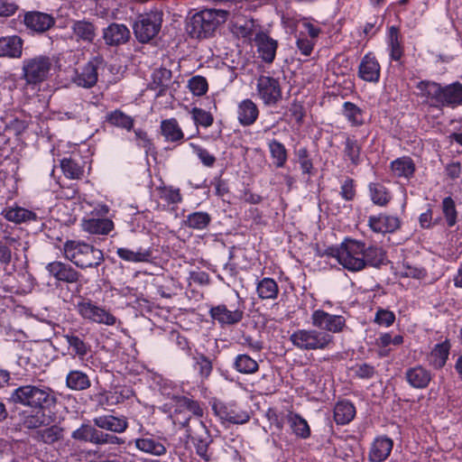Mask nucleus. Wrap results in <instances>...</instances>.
Listing matches in <instances>:
<instances>
[{
  "label": "nucleus",
  "instance_id": "nucleus-3",
  "mask_svg": "<svg viewBox=\"0 0 462 462\" xmlns=\"http://www.w3.org/2000/svg\"><path fill=\"white\" fill-rule=\"evenodd\" d=\"M63 253L67 260L82 270L97 268L105 260L100 249L82 241L68 240L63 245Z\"/></svg>",
  "mask_w": 462,
  "mask_h": 462
},
{
  "label": "nucleus",
  "instance_id": "nucleus-20",
  "mask_svg": "<svg viewBox=\"0 0 462 462\" xmlns=\"http://www.w3.org/2000/svg\"><path fill=\"white\" fill-rule=\"evenodd\" d=\"M71 29L77 42H94L97 28L92 23L86 20L75 21Z\"/></svg>",
  "mask_w": 462,
  "mask_h": 462
},
{
  "label": "nucleus",
  "instance_id": "nucleus-39",
  "mask_svg": "<svg viewBox=\"0 0 462 462\" xmlns=\"http://www.w3.org/2000/svg\"><path fill=\"white\" fill-rule=\"evenodd\" d=\"M35 438L45 444L51 445L63 438V429L57 425H52L44 430H38Z\"/></svg>",
  "mask_w": 462,
  "mask_h": 462
},
{
  "label": "nucleus",
  "instance_id": "nucleus-13",
  "mask_svg": "<svg viewBox=\"0 0 462 462\" xmlns=\"http://www.w3.org/2000/svg\"><path fill=\"white\" fill-rule=\"evenodd\" d=\"M259 57L266 63H272L275 58L278 42L265 32H258L254 37Z\"/></svg>",
  "mask_w": 462,
  "mask_h": 462
},
{
  "label": "nucleus",
  "instance_id": "nucleus-16",
  "mask_svg": "<svg viewBox=\"0 0 462 462\" xmlns=\"http://www.w3.org/2000/svg\"><path fill=\"white\" fill-rule=\"evenodd\" d=\"M94 425L99 429L109 430L115 433H123L128 427L127 420L125 417L113 415H103L93 419Z\"/></svg>",
  "mask_w": 462,
  "mask_h": 462
},
{
  "label": "nucleus",
  "instance_id": "nucleus-12",
  "mask_svg": "<svg viewBox=\"0 0 462 462\" xmlns=\"http://www.w3.org/2000/svg\"><path fill=\"white\" fill-rule=\"evenodd\" d=\"M46 270L57 281L66 283H76L82 276L80 273L78 272L69 263H66L60 261H54L48 263Z\"/></svg>",
  "mask_w": 462,
  "mask_h": 462
},
{
  "label": "nucleus",
  "instance_id": "nucleus-52",
  "mask_svg": "<svg viewBox=\"0 0 462 462\" xmlns=\"http://www.w3.org/2000/svg\"><path fill=\"white\" fill-rule=\"evenodd\" d=\"M392 169L398 176L409 177L414 171V165L411 159H398L392 163Z\"/></svg>",
  "mask_w": 462,
  "mask_h": 462
},
{
  "label": "nucleus",
  "instance_id": "nucleus-2",
  "mask_svg": "<svg viewBox=\"0 0 462 462\" xmlns=\"http://www.w3.org/2000/svg\"><path fill=\"white\" fill-rule=\"evenodd\" d=\"M229 11L223 9H204L187 19L186 30L192 38H207L224 23Z\"/></svg>",
  "mask_w": 462,
  "mask_h": 462
},
{
  "label": "nucleus",
  "instance_id": "nucleus-62",
  "mask_svg": "<svg viewBox=\"0 0 462 462\" xmlns=\"http://www.w3.org/2000/svg\"><path fill=\"white\" fill-rule=\"evenodd\" d=\"M213 442V439H204L201 441L193 442L196 448L197 454L205 461L208 462L211 458V455L208 452L209 445Z\"/></svg>",
  "mask_w": 462,
  "mask_h": 462
},
{
  "label": "nucleus",
  "instance_id": "nucleus-29",
  "mask_svg": "<svg viewBox=\"0 0 462 462\" xmlns=\"http://www.w3.org/2000/svg\"><path fill=\"white\" fill-rule=\"evenodd\" d=\"M462 103V85L458 82L443 88L441 106H457Z\"/></svg>",
  "mask_w": 462,
  "mask_h": 462
},
{
  "label": "nucleus",
  "instance_id": "nucleus-19",
  "mask_svg": "<svg viewBox=\"0 0 462 462\" xmlns=\"http://www.w3.org/2000/svg\"><path fill=\"white\" fill-rule=\"evenodd\" d=\"M243 311L236 310H229L225 305H218L210 310L212 319L217 320L221 325H234L243 319Z\"/></svg>",
  "mask_w": 462,
  "mask_h": 462
},
{
  "label": "nucleus",
  "instance_id": "nucleus-55",
  "mask_svg": "<svg viewBox=\"0 0 462 462\" xmlns=\"http://www.w3.org/2000/svg\"><path fill=\"white\" fill-rule=\"evenodd\" d=\"M442 208L448 226H453L457 223V210L455 202L450 197H447L442 201Z\"/></svg>",
  "mask_w": 462,
  "mask_h": 462
},
{
  "label": "nucleus",
  "instance_id": "nucleus-7",
  "mask_svg": "<svg viewBox=\"0 0 462 462\" xmlns=\"http://www.w3.org/2000/svg\"><path fill=\"white\" fill-rule=\"evenodd\" d=\"M52 62L47 56H37L23 60V79L28 85H36L46 80Z\"/></svg>",
  "mask_w": 462,
  "mask_h": 462
},
{
  "label": "nucleus",
  "instance_id": "nucleus-46",
  "mask_svg": "<svg viewBox=\"0 0 462 462\" xmlns=\"http://www.w3.org/2000/svg\"><path fill=\"white\" fill-rule=\"evenodd\" d=\"M236 369L242 374H253L258 370V364L247 355H239L235 361Z\"/></svg>",
  "mask_w": 462,
  "mask_h": 462
},
{
  "label": "nucleus",
  "instance_id": "nucleus-38",
  "mask_svg": "<svg viewBox=\"0 0 462 462\" xmlns=\"http://www.w3.org/2000/svg\"><path fill=\"white\" fill-rule=\"evenodd\" d=\"M116 253L120 258L127 262H150L152 258V251L150 249L134 252L127 248H118Z\"/></svg>",
  "mask_w": 462,
  "mask_h": 462
},
{
  "label": "nucleus",
  "instance_id": "nucleus-31",
  "mask_svg": "<svg viewBox=\"0 0 462 462\" xmlns=\"http://www.w3.org/2000/svg\"><path fill=\"white\" fill-rule=\"evenodd\" d=\"M67 386L74 391H84L90 387L88 376L79 370L70 371L66 378Z\"/></svg>",
  "mask_w": 462,
  "mask_h": 462
},
{
  "label": "nucleus",
  "instance_id": "nucleus-61",
  "mask_svg": "<svg viewBox=\"0 0 462 462\" xmlns=\"http://www.w3.org/2000/svg\"><path fill=\"white\" fill-rule=\"evenodd\" d=\"M200 159L201 162L207 167H212L216 162V157L210 154L206 149H203L193 143L190 144Z\"/></svg>",
  "mask_w": 462,
  "mask_h": 462
},
{
  "label": "nucleus",
  "instance_id": "nucleus-35",
  "mask_svg": "<svg viewBox=\"0 0 462 462\" xmlns=\"http://www.w3.org/2000/svg\"><path fill=\"white\" fill-rule=\"evenodd\" d=\"M135 446L138 449L154 456H162L166 453L164 445L152 438L137 439Z\"/></svg>",
  "mask_w": 462,
  "mask_h": 462
},
{
  "label": "nucleus",
  "instance_id": "nucleus-23",
  "mask_svg": "<svg viewBox=\"0 0 462 462\" xmlns=\"http://www.w3.org/2000/svg\"><path fill=\"white\" fill-rule=\"evenodd\" d=\"M393 443L391 439L379 438L374 440L371 448L369 457L372 462H382L385 460L393 448Z\"/></svg>",
  "mask_w": 462,
  "mask_h": 462
},
{
  "label": "nucleus",
  "instance_id": "nucleus-26",
  "mask_svg": "<svg viewBox=\"0 0 462 462\" xmlns=\"http://www.w3.org/2000/svg\"><path fill=\"white\" fill-rule=\"evenodd\" d=\"M23 42L18 36L0 38V57H20Z\"/></svg>",
  "mask_w": 462,
  "mask_h": 462
},
{
  "label": "nucleus",
  "instance_id": "nucleus-30",
  "mask_svg": "<svg viewBox=\"0 0 462 462\" xmlns=\"http://www.w3.org/2000/svg\"><path fill=\"white\" fill-rule=\"evenodd\" d=\"M2 215L8 221L17 224L36 219V214L34 212L20 207L6 208L3 210Z\"/></svg>",
  "mask_w": 462,
  "mask_h": 462
},
{
  "label": "nucleus",
  "instance_id": "nucleus-59",
  "mask_svg": "<svg viewBox=\"0 0 462 462\" xmlns=\"http://www.w3.org/2000/svg\"><path fill=\"white\" fill-rule=\"evenodd\" d=\"M179 406L183 407L189 412L197 417H202L203 410L200 408L198 402L189 399L187 397H181L179 401Z\"/></svg>",
  "mask_w": 462,
  "mask_h": 462
},
{
  "label": "nucleus",
  "instance_id": "nucleus-40",
  "mask_svg": "<svg viewBox=\"0 0 462 462\" xmlns=\"http://www.w3.org/2000/svg\"><path fill=\"white\" fill-rule=\"evenodd\" d=\"M98 430L89 424H82L79 429L74 430L71 438L78 441L90 442L96 445Z\"/></svg>",
  "mask_w": 462,
  "mask_h": 462
},
{
  "label": "nucleus",
  "instance_id": "nucleus-33",
  "mask_svg": "<svg viewBox=\"0 0 462 462\" xmlns=\"http://www.w3.org/2000/svg\"><path fill=\"white\" fill-rule=\"evenodd\" d=\"M421 95L435 101L436 106H441L443 87L436 82L420 81L417 86Z\"/></svg>",
  "mask_w": 462,
  "mask_h": 462
},
{
  "label": "nucleus",
  "instance_id": "nucleus-54",
  "mask_svg": "<svg viewBox=\"0 0 462 462\" xmlns=\"http://www.w3.org/2000/svg\"><path fill=\"white\" fill-rule=\"evenodd\" d=\"M232 32L237 37L247 38L250 37L254 30L253 20L237 21L232 24Z\"/></svg>",
  "mask_w": 462,
  "mask_h": 462
},
{
  "label": "nucleus",
  "instance_id": "nucleus-64",
  "mask_svg": "<svg viewBox=\"0 0 462 462\" xmlns=\"http://www.w3.org/2000/svg\"><path fill=\"white\" fill-rule=\"evenodd\" d=\"M395 320V315L389 310H379L376 312L374 321L380 325H384L386 327L391 326Z\"/></svg>",
  "mask_w": 462,
  "mask_h": 462
},
{
  "label": "nucleus",
  "instance_id": "nucleus-24",
  "mask_svg": "<svg viewBox=\"0 0 462 462\" xmlns=\"http://www.w3.org/2000/svg\"><path fill=\"white\" fill-rule=\"evenodd\" d=\"M161 133L165 140L171 143H180L184 139V133L175 118L162 120Z\"/></svg>",
  "mask_w": 462,
  "mask_h": 462
},
{
  "label": "nucleus",
  "instance_id": "nucleus-14",
  "mask_svg": "<svg viewBox=\"0 0 462 462\" xmlns=\"http://www.w3.org/2000/svg\"><path fill=\"white\" fill-rule=\"evenodd\" d=\"M103 38L107 45L118 46L128 42L130 31L125 25L114 23L104 29Z\"/></svg>",
  "mask_w": 462,
  "mask_h": 462
},
{
  "label": "nucleus",
  "instance_id": "nucleus-11",
  "mask_svg": "<svg viewBox=\"0 0 462 462\" xmlns=\"http://www.w3.org/2000/svg\"><path fill=\"white\" fill-rule=\"evenodd\" d=\"M103 63V59L96 57L89 60L80 70H77L74 82L86 88L93 87L97 81V69Z\"/></svg>",
  "mask_w": 462,
  "mask_h": 462
},
{
  "label": "nucleus",
  "instance_id": "nucleus-1",
  "mask_svg": "<svg viewBox=\"0 0 462 462\" xmlns=\"http://www.w3.org/2000/svg\"><path fill=\"white\" fill-rule=\"evenodd\" d=\"M14 403L28 406L32 409L44 411L55 406L57 397L50 387L27 384L16 388L11 394Z\"/></svg>",
  "mask_w": 462,
  "mask_h": 462
},
{
  "label": "nucleus",
  "instance_id": "nucleus-34",
  "mask_svg": "<svg viewBox=\"0 0 462 462\" xmlns=\"http://www.w3.org/2000/svg\"><path fill=\"white\" fill-rule=\"evenodd\" d=\"M362 146L354 136H347L345 141L344 156L355 166L361 162Z\"/></svg>",
  "mask_w": 462,
  "mask_h": 462
},
{
  "label": "nucleus",
  "instance_id": "nucleus-43",
  "mask_svg": "<svg viewBox=\"0 0 462 462\" xmlns=\"http://www.w3.org/2000/svg\"><path fill=\"white\" fill-rule=\"evenodd\" d=\"M389 47L392 60H399L402 56L403 50L399 41V30L395 26H392L389 30Z\"/></svg>",
  "mask_w": 462,
  "mask_h": 462
},
{
  "label": "nucleus",
  "instance_id": "nucleus-17",
  "mask_svg": "<svg viewBox=\"0 0 462 462\" xmlns=\"http://www.w3.org/2000/svg\"><path fill=\"white\" fill-rule=\"evenodd\" d=\"M405 378L411 387L424 389L430 383L432 376L429 370L421 365H416L407 369Z\"/></svg>",
  "mask_w": 462,
  "mask_h": 462
},
{
  "label": "nucleus",
  "instance_id": "nucleus-63",
  "mask_svg": "<svg viewBox=\"0 0 462 462\" xmlns=\"http://www.w3.org/2000/svg\"><path fill=\"white\" fill-rule=\"evenodd\" d=\"M196 363L199 366V374L202 377H208L212 371V363L208 357L200 354L196 357Z\"/></svg>",
  "mask_w": 462,
  "mask_h": 462
},
{
  "label": "nucleus",
  "instance_id": "nucleus-42",
  "mask_svg": "<svg viewBox=\"0 0 462 462\" xmlns=\"http://www.w3.org/2000/svg\"><path fill=\"white\" fill-rule=\"evenodd\" d=\"M46 420L47 417L44 411L38 410L35 413L24 415L21 426L28 430H35L48 424Z\"/></svg>",
  "mask_w": 462,
  "mask_h": 462
},
{
  "label": "nucleus",
  "instance_id": "nucleus-53",
  "mask_svg": "<svg viewBox=\"0 0 462 462\" xmlns=\"http://www.w3.org/2000/svg\"><path fill=\"white\" fill-rule=\"evenodd\" d=\"M172 73L171 69L166 68H160L153 72L152 82L163 91L171 84Z\"/></svg>",
  "mask_w": 462,
  "mask_h": 462
},
{
  "label": "nucleus",
  "instance_id": "nucleus-10",
  "mask_svg": "<svg viewBox=\"0 0 462 462\" xmlns=\"http://www.w3.org/2000/svg\"><path fill=\"white\" fill-rule=\"evenodd\" d=\"M77 310L84 319L108 326L116 324V318L114 315L106 310L92 304L90 301H81L78 303Z\"/></svg>",
  "mask_w": 462,
  "mask_h": 462
},
{
  "label": "nucleus",
  "instance_id": "nucleus-21",
  "mask_svg": "<svg viewBox=\"0 0 462 462\" xmlns=\"http://www.w3.org/2000/svg\"><path fill=\"white\" fill-rule=\"evenodd\" d=\"M369 226L377 233H393L399 228L400 220L395 217L380 215L378 217H370Z\"/></svg>",
  "mask_w": 462,
  "mask_h": 462
},
{
  "label": "nucleus",
  "instance_id": "nucleus-47",
  "mask_svg": "<svg viewBox=\"0 0 462 462\" xmlns=\"http://www.w3.org/2000/svg\"><path fill=\"white\" fill-rule=\"evenodd\" d=\"M373 202L379 206H385L390 201V195L386 188L380 183H372L369 186Z\"/></svg>",
  "mask_w": 462,
  "mask_h": 462
},
{
  "label": "nucleus",
  "instance_id": "nucleus-25",
  "mask_svg": "<svg viewBox=\"0 0 462 462\" xmlns=\"http://www.w3.org/2000/svg\"><path fill=\"white\" fill-rule=\"evenodd\" d=\"M363 255L364 268L366 266L378 268L386 263L385 252L381 247L369 246L366 248L363 243Z\"/></svg>",
  "mask_w": 462,
  "mask_h": 462
},
{
  "label": "nucleus",
  "instance_id": "nucleus-6",
  "mask_svg": "<svg viewBox=\"0 0 462 462\" xmlns=\"http://www.w3.org/2000/svg\"><path fill=\"white\" fill-rule=\"evenodd\" d=\"M162 22V13L152 11L140 14L134 24V32L136 39L143 43L150 42L159 32Z\"/></svg>",
  "mask_w": 462,
  "mask_h": 462
},
{
  "label": "nucleus",
  "instance_id": "nucleus-4",
  "mask_svg": "<svg viewBox=\"0 0 462 462\" xmlns=\"http://www.w3.org/2000/svg\"><path fill=\"white\" fill-rule=\"evenodd\" d=\"M328 254L336 257L344 268L351 272L364 269L363 243L356 240H346L340 247H330Z\"/></svg>",
  "mask_w": 462,
  "mask_h": 462
},
{
  "label": "nucleus",
  "instance_id": "nucleus-58",
  "mask_svg": "<svg viewBox=\"0 0 462 462\" xmlns=\"http://www.w3.org/2000/svg\"><path fill=\"white\" fill-rule=\"evenodd\" d=\"M189 88L194 95L202 96L208 90V82L205 78L195 76L189 80Z\"/></svg>",
  "mask_w": 462,
  "mask_h": 462
},
{
  "label": "nucleus",
  "instance_id": "nucleus-50",
  "mask_svg": "<svg viewBox=\"0 0 462 462\" xmlns=\"http://www.w3.org/2000/svg\"><path fill=\"white\" fill-rule=\"evenodd\" d=\"M17 243L16 238L5 236L0 240V263L9 264L12 261V248Z\"/></svg>",
  "mask_w": 462,
  "mask_h": 462
},
{
  "label": "nucleus",
  "instance_id": "nucleus-36",
  "mask_svg": "<svg viewBox=\"0 0 462 462\" xmlns=\"http://www.w3.org/2000/svg\"><path fill=\"white\" fill-rule=\"evenodd\" d=\"M106 122L117 127L130 131L134 126V118L125 114L119 109L110 112L106 115Z\"/></svg>",
  "mask_w": 462,
  "mask_h": 462
},
{
  "label": "nucleus",
  "instance_id": "nucleus-51",
  "mask_svg": "<svg viewBox=\"0 0 462 462\" xmlns=\"http://www.w3.org/2000/svg\"><path fill=\"white\" fill-rule=\"evenodd\" d=\"M60 167L67 178L79 180L83 175L82 168L73 160L65 158L60 162Z\"/></svg>",
  "mask_w": 462,
  "mask_h": 462
},
{
  "label": "nucleus",
  "instance_id": "nucleus-27",
  "mask_svg": "<svg viewBox=\"0 0 462 462\" xmlns=\"http://www.w3.org/2000/svg\"><path fill=\"white\" fill-rule=\"evenodd\" d=\"M356 415L355 406L347 402H338L334 408V419L337 424L345 425L349 423Z\"/></svg>",
  "mask_w": 462,
  "mask_h": 462
},
{
  "label": "nucleus",
  "instance_id": "nucleus-8",
  "mask_svg": "<svg viewBox=\"0 0 462 462\" xmlns=\"http://www.w3.org/2000/svg\"><path fill=\"white\" fill-rule=\"evenodd\" d=\"M313 327L321 329L322 332L340 333L346 327V319L340 315H332L322 310L313 311L311 315Z\"/></svg>",
  "mask_w": 462,
  "mask_h": 462
},
{
  "label": "nucleus",
  "instance_id": "nucleus-9",
  "mask_svg": "<svg viewBox=\"0 0 462 462\" xmlns=\"http://www.w3.org/2000/svg\"><path fill=\"white\" fill-rule=\"evenodd\" d=\"M257 92L267 106L276 105L282 99V89L278 79L260 76L257 79Z\"/></svg>",
  "mask_w": 462,
  "mask_h": 462
},
{
  "label": "nucleus",
  "instance_id": "nucleus-22",
  "mask_svg": "<svg viewBox=\"0 0 462 462\" xmlns=\"http://www.w3.org/2000/svg\"><path fill=\"white\" fill-rule=\"evenodd\" d=\"M259 116V109L256 104L251 99H245L237 108V118L239 123L244 126L253 125Z\"/></svg>",
  "mask_w": 462,
  "mask_h": 462
},
{
  "label": "nucleus",
  "instance_id": "nucleus-57",
  "mask_svg": "<svg viewBox=\"0 0 462 462\" xmlns=\"http://www.w3.org/2000/svg\"><path fill=\"white\" fill-rule=\"evenodd\" d=\"M345 115L354 125H358L363 124L362 110L355 104L346 102L344 105Z\"/></svg>",
  "mask_w": 462,
  "mask_h": 462
},
{
  "label": "nucleus",
  "instance_id": "nucleus-5",
  "mask_svg": "<svg viewBox=\"0 0 462 462\" xmlns=\"http://www.w3.org/2000/svg\"><path fill=\"white\" fill-rule=\"evenodd\" d=\"M291 342L301 350H323L333 343L331 334L317 329H299L290 336Z\"/></svg>",
  "mask_w": 462,
  "mask_h": 462
},
{
  "label": "nucleus",
  "instance_id": "nucleus-45",
  "mask_svg": "<svg viewBox=\"0 0 462 462\" xmlns=\"http://www.w3.org/2000/svg\"><path fill=\"white\" fill-rule=\"evenodd\" d=\"M64 337L69 347L73 349L75 355L81 358L90 350V346L82 338L73 333L67 334Z\"/></svg>",
  "mask_w": 462,
  "mask_h": 462
},
{
  "label": "nucleus",
  "instance_id": "nucleus-56",
  "mask_svg": "<svg viewBox=\"0 0 462 462\" xmlns=\"http://www.w3.org/2000/svg\"><path fill=\"white\" fill-rule=\"evenodd\" d=\"M192 118L197 125H202L204 127H208L213 124L214 118L213 116L199 107H194L191 110Z\"/></svg>",
  "mask_w": 462,
  "mask_h": 462
},
{
  "label": "nucleus",
  "instance_id": "nucleus-44",
  "mask_svg": "<svg viewBox=\"0 0 462 462\" xmlns=\"http://www.w3.org/2000/svg\"><path fill=\"white\" fill-rule=\"evenodd\" d=\"M269 149L272 157L275 160V166L277 168L283 167L287 161V150L285 146L282 143L273 140L269 143Z\"/></svg>",
  "mask_w": 462,
  "mask_h": 462
},
{
  "label": "nucleus",
  "instance_id": "nucleus-18",
  "mask_svg": "<svg viewBox=\"0 0 462 462\" xmlns=\"http://www.w3.org/2000/svg\"><path fill=\"white\" fill-rule=\"evenodd\" d=\"M358 73L365 81L377 82L380 78V65L374 57L366 54L359 65Z\"/></svg>",
  "mask_w": 462,
  "mask_h": 462
},
{
  "label": "nucleus",
  "instance_id": "nucleus-32",
  "mask_svg": "<svg viewBox=\"0 0 462 462\" xmlns=\"http://www.w3.org/2000/svg\"><path fill=\"white\" fill-rule=\"evenodd\" d=\"M450 345L448 341L437 344L429 356V362L435 368L443 367L449 354Z\"/></svg>",
  "mask_w": 462,
  "mask_h": 462
},
{
  "label": "nucleus",
  "instance_id": "nucleus-49",
  "mask_svg": "<svg viewBox=\"0 0 462 462\" xmlns=\"http://www.w3.org/2000/svg\"><path fill=\"white\" fill-rule=\"evenodd\" d=\"M211 221V217L206 212H194L188 216L186 225L194 229L206 228Z\"/></svg>",
  "mask_w": 462,
  "mask_h": 462
},
{
  "label": "nucleus",
  "instance_id": "nucleus-48",
  "mask_svg": "<svg viewBox=\"0 0 462 462\" xmlns=\"http://www.w3.org/2000/svg\"><path fill=\"white\" fill-rule=\"evenodd\" d=\"M187 432L193 442L212 439L207 427L199 419L193 420V429H188Z\"/></svg>",
  "mask_w": 462,
  "mask_h": 462
},
{
  "label": "nucleus",
  "instance_id": "nucleus-60",
  "mask_svg": "<svg viewBox=\"0 0 462 462\" xmlns=\"http://www.w3.org/2000/svg\"><path fill=\"white\" fill-rule=\"evenodd\" d=\"M124 443H125V441L121 438H118L116 435L105 433L100 430H98V432H97L96 445H106V444L122 445Z\"/></svg>",
  "mask_w": 462,
  "mask_h": 462
},
{
  "label": "nucleus",
  "instance_id": "nucleus-41",
  "mask_svg": "<svg viewBox=\"0 0 462 462\" xmlns=\"http://www.w3.org/2000/svg\"><path fill=\"white\" fill-rule=\"evenodd\" d=\"M278 285L273 279L263 278L257 285L258 296L263 300H273L278 295Z\"/></svg>",
  "mask_w": 462,
  "mask_h": 462
},
{
  "label": "nucleus",
  "instance_id": "nucleus-37",
  "mask_svg": "<svg viewBox=\"0 0 462 462\" xmlns=\"http://www.w3.org/2000/svg\"><path fill=\"white\" fill-rule=\"evenodd\" d=\"M288 422L293 432L300 438L307 439L310 435L308 422L300 415L290 412L287 415Z\"/></svg>",
  "mask_w": 462,
  "mask_h": 462
},
{
  "label": "nucleus",
  "instance_id": "nucleus-15",
  "mask_svg": "<svg viewBox=\"0 0 462 462\" xmlns=\"http://www.w3.org/2000/svg\"><path fill=\"white\" fill-rule=\"evenodd\" d=\"M54 18L44 13L31 12L24 16L26 26L35 32H43L54 24Z\"/></svg>",
  "mask_w": 462,
  "mask_h": 462
},
{
  "label": "nucleus",
  "instance_id": "nucleus-28",
  "mask_svg": "<svg viewBox=\"0 0 462 462\" xmlns=\"http://www.w3.org/2000/svg\"><path fill=\"white\" fill-rule=\"evenodd\" d=\"M83 228L90 234L107 235L114 228V223L108 218H90L84 221Z\"/></svg>",
  "mask_w": 462,
  "mask_h": 462
}]
</instances>
